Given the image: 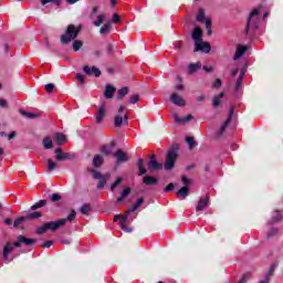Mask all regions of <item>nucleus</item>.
Masks as SVG:
<instances>
[{
	"instance_id": "obj_41",
	"label": "nucleus",
	"mask_w": 283,
	"mask_h": 283,
	"mask_svg": "<svg viewBox=\"0 0 283 283\" xmlns=\"http://www.w3.org/2000/svg\"><path fill=\"white\" fill-rule=\"evenodd\" d=\"M20 114H21L22 116H25V118H31V119L39 118V114H36V113H31V112H28V111H24V109H21V111H20Z\"/></svg>"
},
{
	"instance_id": "obj_28",
	"label": "nucleus",
	"mask_w": 283,
	"mask_h": 283,
	"mask_svg": "<svg viewBox=\"0 0 283 283\" xmlns=\"http://www.w3.org/2000/svg\"><path fill=\"white\" fill-rule=\"evenodd\" d=\"M105 163V159L103 158V156L101 155H95L93 158V167H95L96 169H98V167H103V164Z\"/></svg>"
},
{
	"instance_id": "obj_45",
	"label": "nucleus",
	"mask_w": 283,
	"mask_h": 283,
	"mask_svg": "<svg viewBox=\"0 0 283 283\" xmlns=\"http://www.w3.org/2000/svg\"><path fill=\"white\" fill-rule=\"evenodd\" d=\"M75 219H76V210H71L66 219H60V220H65V224H67V222H72Z\"/></svg>"
},
{
	"instance_id": "obj_21",
	"label": "nucleus",
	"mask_w": 283,
	"mask_h": 283,
	"mask_svg": "<svg viewBox=\"0 0 283 283\" xmlns=\"http://www.w3.org/2000/svg\"><path fill=\"white\" fill-rule=\"evenodd\" d=\"M277 222H282V212H280V210H275L272 213V218L270 221H268V224H277Z\"/></svg>"
},
{
	"instance_id": "obj_18",
	"label": "nucleus",
	"mask_w": 283,
	"mask_h": 283,
	"mask_svg": "<svg viewBox=\"0 0 283 283\" xmlns=\"http://www.w3.org/2000/svg\"><path fill=\"white\" fill-rule=\"evenodd\" d=\"M83 72L86 73L87 76H96V78H98V76H101V69L96 67V66H84L83 67Z\"/></svg>"
},
{
	"instance_id": "obj_13",
	"label": "nucleus",
	"mask_w": 283,
	"mask_h": 283,
	"mask_svg": "<svg viewBox=\"0 0 283 283\" xmlns=\"http://www.w3.org/2000/svg\"><path fill=\"white\" fill-rule=\"evenodd\" d=\"M193 52H203V54H209L211 52V44L209 42H200L195 45Z\"/></svg>"
},
{
	"instance_id": "obj_30",
	"label": "nucleus",
	"mask_w": 283,
	"mask_h": 283,
	"mask_svg": "<svg viewBox=\"0 0 283 283\" xmlns=\"http://www.w3.org/2000/svg\"><path fill=\"white\" fill-rule=\"evenodd\" d=\"M198 70H202V63H200V62L191 63L188 66L189 74H196V72H198Z\"/></svg>"
},
{
	"instance_id": "obj_29",
	"label": "nucleus",
	"mask_w": 283,
	"mask_h": 283,
	"mask_svg": "<svg viewBox=\"0 0 283 283\" xmlns=\"http://www.w3.org/2000/svg\"><path fill=\"white\" fill-rule=\"evenodd\" d=\"M48 205V200L41 199L40 201L35 202L33 206L30 207L29 211H36L39 209H43Z\"/></svg>"
},
{
	"instance_id": "obj_58",
	"label": "nucleus",
	"mask_w": 283,
	"mask_h": 283,
	"mask_svg": "<svg viewBox=\"0 0 283 283\" xmlns=\"http://www.w3.org/2000/svg\"><path fill=\"white\" fill-rule=\"evenodd\" d=\"M212 87L214 90H218V87H222V80L216 78L214 83L212 84Z\"/></svg>"
},
{
	"instance_id": "obj_62",
	"label": "nucleus",
	"mask_w": 283,
	"mask_h": 283,
	"mask_svg": "<svg viewBox=\"0 0 283 283\" xmlns=\"http://www.w3.org/2000/svg\"><path fill=\"white\" fill-rule=\"evenodd\" d=\"M112 21L114 23H120V15H118V13H114L113 18H112Z\"/></svg>"
},
{
	"instance_id": "obj_17",
	"label": "nucleus",
	"mask_w": 283,
	"mask_h": 283,
	"mask_svg": "<svg viewBox=\"0 0 283 283\" xmlns=\"http://www.w3.org/2000/svg\"><path fill=\"white\" fill-rule=\"evenodd\" d=\"M11 251H14V244L7 242L4 248H3V260L4 262H12V259L10 260V253Z\"/></svg>"
},
{
	"instance_id": "obj_47",
	"label": "nucleus",
	"mask_w": 283,
	"mask_h": 283,
	"mask_svg": "<svg viewBox=\"0 0 283 283\" xmlns=\"http://www.w3.org/2000/svg\"><path fill=\"white\" fill-rule=\"evenodd\" d=\"M91 172L93 174V178L95 180H103L105 177L103 176V174H101L99 171H97L96 169H92Z\"/></svg>"
},
{
	"instance_id": "obj_19",
	"label": "nucleus",
	"mask_w": 283,
	"mask_h": 283,
	"mask_svg": "<svg viewBox=\"0 0 283 283\" xmlns=\"http://www.w3.org/2000/svg\"><path fill=\"white\" fill-rule=\"evenodd\" d=\"M104 118H105V104L103 103L98 107L97 114L95 115V120H96L97 125H101V123H103Z\"/></svg>"
},
{
	"instance_id": "obj_48",
	"label": "nucleus",
	"mask_w": 283,
	"mask_h": 283,
	"mask_svg": "<svg viewBox=\"0 0 283 283\" xmlns=\"http://www.w3.org/2000/svg\"><path fill=\"white\" fill-rule=\"evenodd\" d=\"M80 211L83 216H90V205L84 203L81 208Z\"/></svg>"
},
{
	"instance_id": "obj_60",
	"label": "nucleus",
	"mask_w": 283,
	"mask_h": 283,
	"mask_svg": "<svg viewBox=\"0 0 283 283\" xmlns=\"http://www.w3.org/2000/svg\"><path fill=\"white\" fill-rule=\"evenodd\" d=\"M106 180L104 179H99L98 184H97V189H105V185H106Z\"/></svg>"
},
{
	"instance_id": "obj_63",
	"label": "nucleus",
	"mask_w": 283,
	"mask_h": 283,
	"mask_svg": "<svg viewBox=\"0 0 283 283\" xmlns=\"http://www.w3.org/2000/svg\"><path fill=\"white\" fill-rule=\"evenodd\" d=\"M249 277L250 275L249 274H243L242 277L239 280V283H245V282H249Z\"/></svg>"
},
{
	"instance_id": "obj_11",
	"label": "nucleus",
	"mask_w": 283,
	"mask_h": 283,
	"mask_svg": "<svg viewBox=\"0 0 283 283\" xmlns=\"http://www.w3.org/2000/svg\"><path fill=\"white\" fill-rule=\"evenodd\" d=\"M113 157L116 158L117 165H120L123 163L129 161V156H127V153L123 151V149L118 148L114 154Z\"/></svg>"
},
{
	"instance_id": "obj_26",
	"label": "nucleus",
	"mask_w": 283,
	"mask_h": 283,
	"mask_svg": "<svg viewBox=\"0 0 283 283\" xmlns=\"http://www.w3.org/2000/svg\"><path fill=\"white\" fill-rule=\"evenodd\" d=\"M209 207V200L207 198H201L196 207V211H205Z\"/></svg>"
},
{
	"instance_id": "obj_6",
	"label": "nucleus",
	"mask_w": 283,
	"mask_h": 283,
	"mask_svg": "<svg viewBox=\"0 0 283 283\" xmlns=\"http://www.w3.org/2000/svg\"><path fill=\"white\" fill-rule=\"evenodd\" d=\"M22 244H24V247H32L36 244V239L28 238L20 234L17 237V241L13 242V247H15V249H19L22 247Z\"/></svg>"
},
{
	"instance_id": "obj_5",
	"label": "nucleus",
	"mask_w": 283,
	"mask_h": 283,
	"mask_svg": "<svg viewBox=\"0 0 283 283\" xmlns=\"http://www.w3.org/2000/svg\"><path fill=\"white\" fill-rule=\"evenodd\" d=\"M181 185L184 186L177 191V198L178 200H187L189 196V187H191V179L187 177V175H182Z\"/></svg>"
},
{
	"instance_id": "obj_36",
	"label": "nucleus",
	"mask_w": 283,
	"mask_h": 283,
	"mask_svg": "<svg viewBox=\"0 0 283 283\" xmlns=\"http://www.w3.org/2000/svg\"><path fill=\"white\" fill-rule=\"evenodd\" d=\"M176 123H189V120H193V115L189 114L186 117H178V115H175Z\"/></svg>"
},
{
	"instance_id": "obj_8",
	"label": "nucleus",
	"mask_w": 283,
	"mask_h": 283,
	"mask_svg": "<svg viewBox=\"0 0 283 283\" xmlns=\"http://www.w3.org/2000/svg\"><path fill=\"white\" fill-rule=\"evenodd\" d=\"M197 21H199V23H205L206 29L208 30V34H212L211 19L206 17L205 10L199 9L198 14H197Z\"/></svg>"
},
{
	"instance_id": "obj_7",
	"label": "nucleus",
	"mask_w": 283,
	"mask_h": 283,
	"mask_svg": "<svg viewBox=\"0 0 283 283\" xmlns=\"http://www.w3.org/2000/svg\"><path fill=\"white\" fill-rule=\"evenodd\" d=\"M54 155L55 160H57V163H63L65 160H74V155L63 151L61 147L55 148Z\"/></svg>"
},
{
	"instance_id": "obj_52",
	"label": "nucleus",
	"mask_w": 283,
	"mask_h": 283,
	"mask_svg": "<svg viewBox=\"0 0 283 283\" xmlns=\"http://www.w3.org/2000/svg\"><path fill=\"white\" fill-rule=\"evenodd\" d=\"M114 48H115V45L113 43H108L106 45V54H107V56H112V54H114Z\"/></svg>"
},
{
	"instance_id": "obj_25",
	"label": "nucleus",
	"mask_w": 283,
	"mask_h": 283,
	"mask_svg": "<svg viewBox=\"0 0 283 283\" xmlns=\"http://www.w3.org/2000/svg\"><path fill=\"white\" fill-rule=\"evenodd\" d=\"M143 182L146 185V187H151L158 182V178L145 175Z\"/></svg>"
},
{
	"instance_id": "obj_14",
	"label": "nucleus",
	"mask_w": 283,
	"mask_h": 283,
	"mask_svg": "<svg viewBox=\"0 0 283 283\" xmlns=\"http://www.w3.org/2000/svg\"><path fill=\"white\" fill-rule=\"evenodd\" d=\"M129 218V211L126 214H123L119 217V228L122 231H125L126 233H132L134 231L133 228H127V219Z\"/></svg>"
},
{
	"instance_id": "obj_49",
	"label": "nucleus",
	"mask_w": 283,
	"mask_h": 283,
	"mask_svg": "<svg viewBox=\"0 0 283 283\" xmlns=\"http://www.w3.org/2000/svg\"><path fill=\"white\" fill-rule=\"evenodd\" d=\"M41 3L42 6H48V3H53L59 8V6H61V0H42Z\"/></svg>"
},
{
	"instance_id": "obj_24",
	"label": "nucleus",
	"mask_w": 283,
	"mask_h": 283,
	"mask_svg": "<svg viewBox=\"0 0 283 283\" xmlns=\"http://www.w3.org/2000/svg\"><path fill=\"white\" fill-rule=\"evenodd\" d=\"M116 92V87H114L112 84H106L104 96L105 98H114V93Z\"/></svg>"
},
{
	"instance_id": "obj_10",
	"label": "nucleus",
	"mask_w": 283,
	"mask_h": 283,
	"mask_svg": "<svg viewBox=\"0 0 283 283\" xmlns=\"http://www.w3.org/2000/svg\"><path fill=\"white\" fill-rule=\"evenodd\" d=\"M233 107H231L229 109V115L227 120L221 125L220 129L217 132V138H220V136H222V134H224V132H227V127H229V124L231 123V120L233 119Z\"/></svg>"
},
{
	"instance_id": "obj_54",
	"label": "nucleus",
	"mask_w": 283,
	"mask_h": 283,
	"mask_svg": "<svg viewBox=\"0 0 283 283\" xmlns=\"http://www.w3.org/2000/svg\"><path fill=\"white\" fill-rule=\"evenodd\" d=\"M114 125H115V127H122L123 126V117L122 116H115Z\"/></svg>"
},
{
	"instance_id": "obj_9",
	"label": "nucleus",
	"mask_w": 283,
	"mask_h": 283,
	"mask_svg": "<svg viewBox=\"0 0 283 283\" xmlns=\"http://www.w3.org/2000/svg\"><path fill=\"white\" fill-rule=\"evenodd\" d=\"M147 168L149 171H160L163 170V164L156 160V155H151L147 163Z\"/></svg>"
},
{
	"instance_id": "obj_42",
	"label": "nucleus",
	"mask_w": 283,
	"mask_h": 283,
	"mask_svg": "<svg viewBox=\"0 0 283 283\" xmlns=\"http://www.w3.org/2000/svg\"><path fill=\"white\" fill-rule=\"evenodd\" d=\"M177 81L179 84L175 85V90L177 92H185V84H182V77L180 75H177Z\"/></svg>"
},
{
	"instance_id": "obj_12",
	"label": "nucleus",
	"mask_w": 283,
	"mask_h": 283,
	"mask_svg": "<svg viewBox=\"0 0 283 283\" xmlns=\"http://www.w3.org/2000/svg\"><path fill=\"white\" fill-rule=\"evenodd\" d=\"M116 147V140H112L109 144H105L99 148L101 154L103 156H112V151Z\"/></svg>"
},
{
	"instance_id": "obj_16",
	"label": "nucleus",
	"mask_w": 283,
	"mask_h": 283,
	"mask_svg": "<svg viewBox=\"0 0 283 283\" xmlns=\"http://www.w3.org/2000/svg\"><path fill=\"white\" fill-rule=\"evenodd\" d=\"M191 39H193L195 45L202 43V29L195 27L191 33Z\"/></svg>"
},
{
	"instance_id": "obj_56",
	"label": "nucleus",
	"mask_w": 283,
	"mask_h": 283,
	"mask_svg": "<svg viewBox=\"0 0 283 283\" xmlns=\"http://www.w3.org/2000/svg\"><path fill=\"white\" fill-rule=\"evenodd\" d=\"M140 101V96L139 95H132L130 96V105H136V103H138Z\"/></svg>"
},
{
	"instance_id": "obj_64",
	"label": "nucleus",
	"mask_w": 283,
	"mask_h": 283,
	"mask_svg": "<svg viewBox=\"0 0 283 283\" xmlns=\"http://www.w3.org/2000/svg\"><path fill=\"white\" fill-rule=\"evenodd\" d=\"M0 107L2 108L8 107V101H6L4 98H0Z\"/></svg>"
},
{
	"instance_id": "obj_37",
	"label": "nucleus",
	"mask_w": 283,
	"mask_h": 283,
	"mask_svg": "<svg viewBox=\"0 0 283 283\" xmlns=\"http://www.w3.org/2000/svg\"><path fill=\"white\" fill-rule=\"evenodd\" d=\"M129 94V87L124 86L118 91L117 101H122V98H125Z\"/></svg>"
},
{
	"instance_id": "obj_46",
	"label": "nucleus",
	"mask_w": 283,
	"mask_h": 283,
	"mask_svg": "<svg viewBox=\"0 0 283 283\" xmlns=\"http://www.w3.org/2000/svg\"><path fill=\"white\" fill-rule=\"evenodd\" d=\"M56 167H59L57 163H54V160H52V159H48V170L49 171H54V169H56Z\"/></svg>"
},
{
	"instance_id": "obj_40",
	"label": "nucleus",
	"mask_w": 283,
	"mask_h": 283,
	"mask_svg": "<svg viewBox=\"0 0 283 283\" xmlns=\"http://www.w3.org/2000/svg\"><path fill=\"white\" fill-rule=\"evenodd\" d=\"M186 143L187 145H189V149H193L195 147H198V142L191 136L186 137Z\"/></svg>"
},
{
	"instance_id": "obj_51",
	"label": "nucleus",
	"mask_w": 283,
	"mask_h": 283,
	"mask_svg": "<svg viewBox=\"0 0 283 283\" xmlns=\"http://www.w3.org/2000/svg\"><path fill=\"white\" fill-rule=\"evenodd\" d=\"M81 48H83V42L78 41V40H75L73 42V50H74V52H78V50H81Z\"/></svg>"
},
{
	"instance_id": "obj_33",
	"label": "nucleus",
	"mask_w": 283,
	"mask_h": 283,
	"mask_svg": "<svg viewBox=\"0 0 283 283\" xmlns=\"http://www.w3.org/2000/svg\"><path fill=\"white\" fill-rule=\"evenodd\" d=\"M55 140H56V145H59V147H61V145H63L65 143V140H67V138L65 137V134L56 133Z\"/></svg>"
},
{
	"instance_id": "obj_43",
	"label": "nucleus",
	"mask_w": 283,
	"mask_h": 283,
	"mask_svg": "<svg viewBox=\"0 0 283 283\" xmlns=\"http://www.w3.org/2000/svg\"><path fill=\"white\" fill-rule=\"evenodd\" d=\"M112 31V24L105 23L101 29H99V34H109Z\"/></svg>"
},
{
	"instance_id": "obj_2",
	"label": "nucleus",
	"mask_w": 283,
	"mask_h": 283,
	"mask_svg": "<svg viewBox=\"0 0 283 283\" xmlns=\"http://www.w3.org/2000/svg\"><path fill=\"white\" fill-rule=\"evenodd\" d=\"M65 220H55V221H48L44 222L42 226L38 227L35 229L36 235H43V233H48V231H52V233H55V231H59L61 227H64Z\"/></svg>"
},
{
	"instance_id": "obj_20",
	"label": "nucleus",
	"mask_w": 283,
	"mask_h": 283,
	"mask_svg": "<svg viewBox=\"0 0 283 283\" xmlns=\"http://www.w3.org/2000/svg\"><path fill=\"white\" fill-rule=\"evenodd\" d=\"M247 50H249V48H247V45H239L234 53L233 61H238V60L242 59V56H244V54L247 53Z\"/></svg>"
},
{
	"instance_id": "obj_1",
	"label": "nucleus",
	"mask_w": 283,
	"mask_h": 283,
	"mask_svg": "<svg viewBox=\"0 0 283 283\" xmlns=\"http://www.w3.org/2000/svg\"><path fill=\"white\" fill-rule=\"evenodd\" d=\"M260 28V9H253L247 19L245 34L251 36V29L253 32Z\"/></svg>"
},
{
	"instance_id": "obj_57",
	"label": "nucleus",
	"mask_w": 283,
	"mask_h": 283,
	"mask_svg": "<svg viewBox=\"0 0 283 283\" xmlns=\"http://www.w3.org/2000/svg\"><path fill=\"white\" fill-rule=\"evenodd\" d=\"M45 90H46L48 94H52L54 92V84L53 83L46 84Z\"/></svg>"
},
{
	"instance_id": "obj_32",
	"label": "nucleus",
	"mask_w": 283,
	"mask_h": 283,
	"mask_svg": "<svg viewBox=\"0 0 283 283\" xmlns=\"http://www.w3.org/2000/svg\"><path fill=\"white\" fill-rule=\"evenodd\" d=\"M144 202H145V198H144V197L139 198V199L135 202V205L132 206V207L128 209L129 213H134V211H137L138 208H139Z\"/></svg>"
},
{
	"instance_id": "obj_44",
	"label": "nucleus",
	"mask_w": 283,
	"mask_h": 283,
	"mask_svg": "<svg viewBox=\"0 0 283 283\" xmlns=\"http://www.w3.org/2000/svg\"><path fill=\"white\" fill-rule=\"evenodd\" d=\"M105 22V14H99L97 15L96 21L93 22V25H95V28H101V24Z\"/></svg>"
},
{
	"instance_id": "obj_15",
	"label": "nucleus",
	"mask_w": 283,
	"mask_h": 283,
	"mask_svg": "<svg viewBox=\"0 0 283 283\" xmlns=\"http://www.w3.org/2000/svg\"><path fill=\"white\" fill-rule=\"evenodd\" d=\"M170 101H171V104L177 105V107H185V105H187V102L185 101V98L180 97L176 93H172L170 95Z\"/></svg>"
},
{
	"instance_id": "obj_59",
	"label": "nucleus",
	"mask_w": 283,
	"mask_h": 283,
	"mask_svg": "<svg viewBox=\"0 0 283 283\" xmlns=\"http://www.w3.org/2000/svg\"><path fill=\"white\" fill-rule=\"evenodd\" d=\"M176 186H174V184H168L165 188H164V192L167 193L169 191H174Z\"/></svg>"
},
{
	"instance_id": "obj_27",
	"label": "nucleus",
	"mask_w": 283,
	"mask_h": 283,
	"mask_svg": "<svg viewBox=\"0 0 283 283\" xmlns=\"http://www.w3.org/2000/svg\"><path fill=\"white\" fill-rule=\"evenodd\" d=\"M32 212L27 213V220H40V218L43 216V212L31 210Z\"/></svg>"
},
{
	"instance_id": "obj_55",
	"label": "nucleus",
	"mask_w": 283,
	"mask_h": 283,
	"mask_svg": "<svg viewBox=\"0 0 283 283\" xmlns=\"http://www.w3.org/2000/svg\"><path fill=\"white\" fill-rule=\"evenodd\" d=\"M61 195L60 193H52L51 196H50V200H51V202H59V201H61Z\"/></svg>"
},
{
	"instance_id": "obj_3",
	"label": "nucleus",
	"mask_w": 283,
	"mask_h": 283,
	"mask_svg": "<svg viewBox=\"0 0 283 283\" xmlns=\"http://www.w3.org/2000/svg\"><path fill=\"white\" fill-rule=\"evenodd\" d=\"M81 33V27H76L74 24H69L66 27L65 33L61 35V43L63 45H67V43H72Z\"/></svg>"
},
{
	"instance_id": "obj_61",
	"label": "nucleus",
	"mask_w": 283,
	"mask_h": 283,
	"mask_svg": "<svg viewBox=\"0 0 283 283\" xmlns=\"http://www.w3.org/2000/svg\"><path fill=\"white\" fill-rule=\"evenodd\" d=\"M52 244H54V241L52 240H48L45 243H43L41 247L42 249H50V247H52Z\"/></svg>"
},
{
	"instance_id": "obj_50",
	"label": "nucleus",
	"mask_w": 283,
	"mask_h": 283,
	"mask_svg": "<svg viewBox=\"0 0 283 283\" xmlns=\"http://www.w3.org/2000/svg\"><path fill=\"white\" fill-rule=\"evenodd\" d=\"M123 182V177H117L115 182L111 185V191H115L116 187Z\"/></svg>"
},
{
	"instance_id": "obj_22",
	"label": "nucleus",
	"mask_w": 283,
	"mask_h": 283,
	"mask_svg": "<svg viewBox=\"0 0 283 283\" xmlns=\"http://www.w3.org/2000/svg\"><path fill=\"white\" fill-rule=\"evenodd\" d=\"M136 166L138 169V176H145V174H147V168L145 167V159H137Z\"/></svg>"
},
{
	"instance_id": "obj_23",
	"label": "nucleus",
	"mask_w": 283,
	"mask_h": 283,
	"mask_svg": "<svg viewBox=\"0 0 283 283\" xmlns=\"http://www.w3.org/2000/svg\"><path fill=\"white\" fill-rule=\"evenodd\" d=\"M275 269H277V263H274L270 266L269 272L265 273L264 279L261 280L259 283H269L271 280V275H273Z\"/></svg>"
},
{
	"instance_id": "obj_31",
	"label": "nucleus",
	"mask_w": 283,
	"mask_h": 283,
	"mask_svg": "<svg viewBox=\"0 0 283 283\" xmlns=\"http://www.w3.org/2000/svg\"><path fill=\"white\" fill-rule=\"evenodd\" d=\"M245 74H247V69H242L240 71L239 77L237 78V83H235L237 92H238V90H240V87H242V81H243Z\"/></svg>"
},
{
	"instance_id": "obj_53",
	"label": "nucleus",
	"mask_w": 283,
	"mask_h": 283,
	"mask_svg": "<svg viewBox=\"0 0 283 283\" xmlns=\"http://www.w3.org/2000/svg\"><path fill=\"white\" fill-rule=\"evenodd\" d=\"M277 235V228H271L270 231L268 232V240H271V238Z\"/></svg>"
},
{
	"instance_id": "obj_35",
	"label": "nucleus",
	"mask_w": 283,
	"mask_h": 283,
	"mask_svg": "<svg viewBox=\"0 0 283 283\" xmlns=\"http://www.w3.org/2000/svg\"><path fill=\"white\" fill-rule=\"evenodd\" d=\"M129 193H132V188H129V187L125 188V189L122 191L120 196L117 197V199H116L117 202H123V200H124L125 198H127V196H129Z\"/></svg>"
},
{
	"instance_id": "obj_4",
	"label": "nucleus",
	"mask_w": 283,
	"mask_h": 283,
	"mask_svg": "<svg viewBox=\"0 0 283 283\" xmlns=\"http://www.w3.org/2000/svg\"><path fill=\"white\" fill-rule=\"evenodd\" d=\"M178 159V146L171 147L166 155V161L164 164V169L166 171H171L176 167V160Z\"/></svg>"
},
{
	"instance_id": "obj_34",
	"label": "nucleus",
	"mask_w": 283,
	"mask_h": 283,
	"mask_svg": "<svg viewBox=\"0 0 283 283\" xmlns=\"http://www.w3.org/2000/svg\"><path fill=\"white\" fill-rule=\"evenodd\" d=\"M42 145L44 149H52L53 147L52 137L45 136L42 140Z\"/></svg>"
},
{
	"instance_id": "obj_38",
	"label": "nucleus",
	"mask_w": 283,
	"mask_h": 283,
	"mask_svg": "<svg viewBox=\"0 0 283 283\" xmlns=\"http://www.w3.org/2000/svg\"><path fill=\"white\" fill-rule=\"evenodd\" d=\"M25 221H28L27 216L19 217L13 221V229H19Z\"/></svg>"
},
{
	"instance_id": "obj_39",
	"label": "nucleus",
	"mask_w": 283,
	"mask_h": 283,
	"mask_svg": "<svg viewBox=\"0 0 283 283\" xmlns=\"http://www.w3.org/2000/svg\"><path fill=\"white\" fill-rule=\"evenodd\" d=\"M220 98H224V92H221V93H219L218 95H216V96L213 97V99H212V105H213L214 107H219V106H220V103H221Z\"/></svg>"
}]
</instances>
